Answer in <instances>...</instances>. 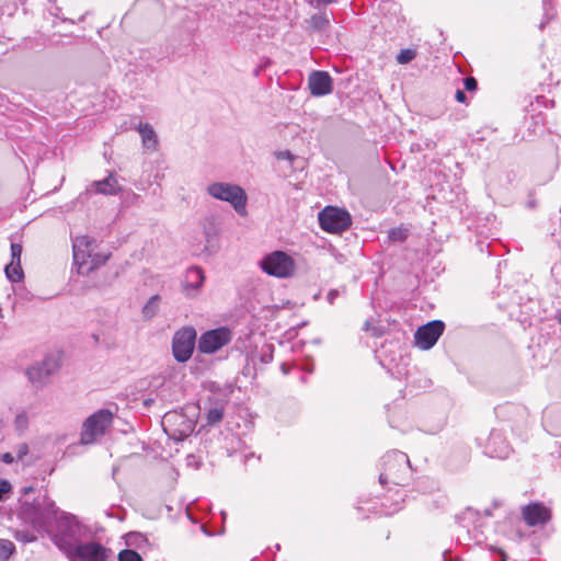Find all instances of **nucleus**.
<instances>
[{"mask_svg": "<svg viewBox=\"0 0 561 561\" xmlns=\"http://www.w3.org/2000/svg\"><path fill=\"white\" fill-rule=\"evenodd\" d=\"M55 528L51 540L66 557L70 556L77 547L91 537L89 527L82 524L73 514L59 512L54 519Z\"/></svg>", "mask_w": 561, "mask_h": 561, "instance_id": "obj_1", "label": "nucleus"}, {"mask_svg": "<svg viewBox=\"0 0 561 561\" xmlns=\"http://www.w3.org/2000/svg\"><path fill=\"white\" fill-rule=\"evenodd\" d=\"M59 514L58 507L46 494L36 496L32 502L22 501L18 518L35 530L49 531V527Z\"/></svg>", "mask_w": 561, "mask_h": 561, "instance_id": "obj_2", "label": "nucleus"}, {"mask_svg": "<svg viewBox=\"0 0 561 561\" xmlns=\"http://www.w3.org/2000/svg\"><path fill=\"white\" fill-rule=\"evenodd\" d=\"M410 477L411 465L407 454L392 450L382 457V471L379 474L380 484L404 485Z\"/></svg>", "mask_w": 561, "mask_h": 561, "instance_id": "obj_3", "label": "nucleus"}, {"mask_svg": "<svg viewBox=\"0 0 561 561\" xmlns=\"http://www.w3.org/2000/svg\"><path fill=\"white\" fill-rule=\"evenodd\" d=\"M206 192L215 199L229 203L238 215L247 216L248 196L240 185L228 182H213L207 186Z\"/></svg>", "mask_w": 561, "mask_h": 561, "instance_id": "obj_4", "label": "nucleus"}, {"mask_svg": "<svg viewBox=\"0 0 561 561\" xmlns=\"http://www.w3.org/2000/svg\"><path fill=\"white\" fill-rule=\"evenodd\" d=\"M195 416L187 415L182 411L173 410L167 412L161 421L164 433L174 442H182L195 430Z\"/></svg>", "mask_w": 561, "mask_h": 561, "instance_id": "obj_5", "label": "nucleus"}, {"mask_svg": "<svg viewBox=\"0 0 561 561\" xmlns=\"http://www.w3.org/2000/svg\"><path fill=\"white\" fill-rule=\"evenodd\" d=\"M259 266L265 274L276 278H289L296 271L294 257L280 250L265 254L259 262Z\"/></svg>", "mask_w": 561, "mask_h": 561, "instance_id": "obj_6", "label": "nucleus"}, {"mask_svg": "<svg viewBox=\"0 0 561 561\" xmlns=\"http://www.w3.org/2000/svg\"><path fill=\"white\" fill-rule=\"evenodd\" d=\"M113 423V413L108 409H100L91 414L82 424L80 440L83 445L95 443Z\"/></svg>", "mask_w": 561, "mask_h": 561, "instance_id": "obj_7", "label": "nucleus"}, {"mask_svg": "<svg viewBox=\"0 0 561 561\" xmlns=\"http://www.w3.org/2000/svg\"><path fill=\"white\" fill-rule=\"evenodd\" d=\"M318 219L321 229L331 233L345 231L352 225L350 213L334 206L324 207L319 213Z\"/></svg>", "mask_w": 561, "mask_h": 561, "instance_id": "obj_8", "label": "nucleus"}, {"mask_svg": "<svg viewBox=\"0 0 561 561\" xmlns=\"http://www.w3.org/2000/svg\"><path fill=\"white\" fill-rule=\"evenodd\" d=\"M196 331L187 327L175 332L172 339V353L176 362H187L195 348Z\"/></svg>", "mask_w": 561, "mask_h": 561, "instance_id": "obj_9", "label": "nucleus"}, {"mask_svg": "<svg viewBox=\"0 0 561 561\" xmlns=\"http://www.w3.org/2000/svg\"><path fill=\"white\" fill-rule=\"evenodd\" d=\"M231 339V331L227 327L213 329L201 335L197 348L203 354H213L227 345Z\"/></svg>", "mask_w": 561, "mask_h": 561, "instance_id": "obj_10", "label": "nucleus"}, {"mask_svg": "<svg viewBox=\"0 0 561 561\" xmlns=\"http://www.w3.org/2000/svg\"><path fill=\"white\" fill-rule=\"evenodd\" d=\"M112 549L96 541H83L67 558L70 561H108L112 557Z\"/></svg>", "mask_w": 561, "mask_h": 561, "instance_id": "obj_11", "label": "nucleus"}, {"mask_svg": "<svg viewBox=\"0 0 561 561\" xmlns=\"http://www.w3.org/2000/svg\"><path fill=\"white\" fill-rule=\"evenodd\" d=\"M445 329V323L442 320H432L424 325H421L415 334V345L421 350L432 348Z\"/></svg>", "mask_w": 561, "mask_h": 561, "instance_id": "obj_12", "label": "nucleus"}, {"mask_svg": "<svg viewBox=\"0 0 561 561\" xmlns=\"http://www.w3.org/2000/svg\"><path fill=\"white\" fill-rule=\"evenodd\" d=\"M96 241L89 236H78L72 240L73 263L78 266V273L83 274V268L89 263V257L96 250Z\"/></svg>", "mask_w": 561, "mask_h": 561, "instance_id": "obj_13", "label": "nucleus"}, {"mask_svg": "<svg viewBox=\"0 0 561 561\" xmlns=\"http://www.w3.org/2000/svg\"><path fill=\"white\" fill-rule=\"evenodd\" d=\"M524 522L530 526H541L551 519V511L540 502H533L522 507Z\"/></svg>", "mask_w": 561, "mask_h": 561, "instance_id": "obj_14", "label": "nucleus"}, {"mask_svg": "<svg viewBox=\"0 0 561 561\" xmlns=\"http://www.w3.org/2000/svg\"><path fill=\"white\" fill-rule=\"evenodd\" d=\"M483 451L491 458L506 459L512 448L502 432L493 430L488 437Z\"/></svg>", "mask_w": 561, "mask_h": 561, "instance_id": "obj_15", "label": "nucleus"}, {"mask_svg": "<svg viewBox=\"0 0 561 561\" xmlns=\"http://www.w3.org/2000/svg\"><path fill=\"white\" fill-rule=\"evenodd\" d=\"M308 88L313 96L328 95L333 91V79L327 71L314 70L308 77Z\"/></svg>", "mask_w": 561, "mask_h": 561, "instance_id": "obj_16", "label": "nucleus"}, {"mask_svg": "<svg viewBox=\"0 0 561 561\" xmlns=\"http://www.w3.org/2000/svg\"><path fill=\"white\" fill-rule=\"evenodd\" d=\"M205 280L204 272L198 266H191L186 270L183 280V291L187 297H194L198 294Z\"/></svg>", "mask_w": 561, "mask_h": 561, "instance_id": "obj_17", "label": "nucleus"}, {"mask_svg": "<svg viewBox=\"0 0 561 561\" xmlns=\"http://www.w3.org/2000/svg\"><path fill=\"white\" fill-rule=\"evenodd\" d=\"M123 191V187L118 184L116 175L111 172L105 179L100 181H93L88 192H94L102 195H117Z\"/></svg>", "mask_w": 561, "mask_h": 561, "instance_id": "obj_18", "label": "nucleus"}, {"mask_svg": "<svg viewBox=\"0 0 561 561\" xmlns=\"http://www.w3.org/2000/svg\"><path fill=\"white\" fill-rule=\"evenodd\" d=\"M545 428L553 436L561 435V405H550L542 415Z\"/></svg>", "mask_w": 561, "mask_h": 561, "instance_id": "obj_19", "label": "nucleus"}, {"mask_svg": "<svg viewBox=\"0 0 561 561\" xmlns=\"http://www.w3.org/2000/svg\"><path fill=\"white\" fill-rule=\"evenodd\" d=\"M137 129L141 136L142 146L148 150L156 151L158 148V137L153 128L147 123H139Z\"/></svg>", "mask_w": 561, "mask_h": 561, "instance_id": "obj_20", "label": "nucleus"}, {"mask_svg": "<svg viewBox=\"0 0 561 561\" xmlns=\"http://www.w3.org/2000/svg\"><path fill=\"white\" fill-rule=\"evenodd\" d=\"M26 375L28 377V380L35 387H42L49 380V378L46 376V374L44 373L38 363L28 367L26 370Z\"/></svg>", "mask_w": 561, "mask_h": 561, "instance_id": "obj_21", "label": "nucleus"}, {"mask_svg": "<svg viewBox=\"0 0 561 561\" xmlns=\"http://www.w3.org/2000/svg\"><path fill=\"white\" fill-rule=\"evenodd\" d=\"M124 539H125L126 546H128V547L142 549V548L149 546V540L141 533L130 531L124 536Z\"/></svg>", "mask_w": 561, "mask_h": 561, "instance_id": "obj_22", "label": "nucleus"}, {"mask_svg": "<svg viewBox=\"0 0 561 561\" xmlns=\"http://www.w3.org/2000/svg\"><path fill=\"white\" fill-rule=\"evenodd\" d=\"M225 414V404L222 402H217L206 413V422L207 425H215L219 423Z\"/></svg>", "mask_w": 561, "mask_h": 561, "instance_id": "obj_23", "label": "nucleus"}, {"mask_svg": "<svg viewBox=\"0 0 561 561\" xmlns=\"http://www.w3.org/2000/svg\"><path fill=\"white\" fill-rule=\"evenodd\" d=\"M44 533V530H35L34 528L28 529H15L13 537L23 543H30L37 540V535Z\"/></svg>", "mask_w": 561, "mask_h": 561, "instance_id": "obj_24", "label": "nucleus"}, {"mask_svg": "<svg viewBox=\"0 0 561 561\" xmlns=\"http://www.w3.org/2000/svg\"><path fill=\"white\" fill-rule=\"evenodd\" d=\"M108 259L110 253H98L95 251L92 252V256L89 257L88 265H85V267L83 268V274H88L91 271L104 265Z\"/></svg>", "mask_w": 561, "mask_h": 561, "instance_id": "obj_25", "label": "nucleus"}, {"mask_svg": "<svg viewBox=\"0 0 561 561\" xmlns=\"http://www.w3.org/2000/svg\"><path fill=\"white\" fill-rule=\"evenodd\" d=\"M48 378L54 375L60 367L59 359L54 355L46 356L38 363Z\"/></svg>", "mask_w": 561, "mask_h": 561, "instance_id": "obj_26", "label": "nucleus"}, {"mask_svg": "<svg viewBox=\"0 0 561 561\" xmlns=\"http://www.w3.org/2000/svg\"><path fill=\"white\" fill-rule=\"evenodd\" d=\"M5 275L12 283H18L23 279V270L21 267V263L19 262H11L8 264L4 268Z\"/></svg>", "mask_w": 561, "mask_h": 561, "instance_id": "obj_27", "label": "nucleus"}, {"mask_svg": "<svg viewBox=\"0 0 561 561\" xmlns=\"http://www.w3.org/2000/svg\"><path fill=\"white\" fill-rule=\"evenodd\" d=\"M408 237H409V229L403 226L392 228L388 232V239L390 242H393V243L404 242L408 239Z\"/></svg>", "mask_w": 561, "mask_h": 561, "instance_id": "obj_28", "label": "nucleus"}, {"mask_svg": "<svg viewBox=\"0 0 561 561\" xmlns=\"http://www.w3.org/2000/svg\"><path fill=\"white\" fill-rule=\"evenodd\" d=\"M159 296L153 295L149 298L147 304L142 308V314L146 319L153 318L158 312V306H159Z\"/></svg>", "mask_w": 561, "mask_h": 561, "instance_id": "obj_29", "label": "nucleus"}, {"mask_svg": "<svg viewBox=\"0 0 561 561\" xmlns=\"http://www.w3.org/2000/svg\"><path fill=\"white\" fill-rule=\"evenodd\" d=\"M15 552V546L8 539L0 538V561H8L9 558Z\"/></svg>", "mask_w": 561, "mask_h": 561, "instance_id": "obj_30", "label": "nucleus"}, {"mask_svg": "<svg viewBox=\"0 0 561 561\" xmlns=\"http://www.w3.org/2000/svg\"><path fill=\"white\" fill-rule=\"evenodd\" d=\"M330 24L329 18L325 14H313L310 18V26L314 31H323Z\"/></svg>", "mask_w": 561, "mask_h": 561, "instance_id": "obj_31", "label": "nucleus"}, {"mask_svg": "<svg viewBox=\"0 0 561 561\" xmlns=\"http://www.w3.org/2000/svg\"><path fill=\"white\" fill-rule=\"evenodd\" d=\"M416 54L417 51L414 48L401 49L400 53L397 55V62L400 65L409 64L416 57Z\"/></svg>", "mask_w": 561, "mask_h": 561, "instance_id": "obj_32", "label": "nucleus"}, {"mask_svg": "<svg viewBox=\"0 0 561 561\" xmlns=\"http://www.w3.org/2000/svg\"><path fill=\"white\" fill-rule=\"evenodd\" d=\"M118 561H144L142 557L133 549L121 550L117 554Z\"/></svg>", "mask_w": 561, "mask_h": 561, "instance_id": "obj_33", "label": "nucleus"}, {"mask_svg": "<svg viewBox=\"0 0 561 561\" xmlns=\"http://www.w3.org/2000/svg\"><path fill=\"white\" fill-rule=\"evenodd\" d=\"M499 506H500V503L497 501H494L491 507L484 508L481 513L478 511H473L471 507H468L466 512L469 514L474 513L477 515H482L484 517H493L494 516L493 510L497 508Z\"/></svg>", "mask_w": 561, "mask_h": 561, "instance_id": "obj_34", "label": "nucleus"}, {"mask_svg": "<svg viewBox=\"0 0 561 561\" xmlns=\"http://www.w3.org/2000/svg\"><path fill=\"white\" fill-rule=\"evenodd\" d=\"M28 454V446L25 443L19 444L14 448V457L16 460H22Z\"/></svg>", "mask_w": 561, "mask_h": 561, "instance_id": "obj_35", "label": "nucleus"}, {"mask_svg": "<svg viewBox=\"0 0 561 561\" xmlns=\"http://www.w3.org/2000/svg\"><path fill=\"white\" fill-rule=\"evenodd\" d=\"M22 245L19 243H11V262L21 263Z\"/></svg>", "mask_w": 561, "mask_h": 561, "instance_id": "obj_36", "label": "nucleus"}, {"mask_svg": "<svg viewBox=\"0 0 561 561\" xmlns=\"http://www.w3.org/2000/svg\"><path fill=\"white\" fill-rule=\"evenodd\" d=\"M463 85L467 91L472 92V91L477 90L478 82H477L476 78L467 77L463 79Z\"/></svg>", "mask_w": 561, "mask_h": 561, "instance_id": "obj_37", "label": "nucleus"}, {"mask_svg": "<svg viewBox=\"0 0 561 561\" xmlns=\"http://www.w3.org/2000/svg\"><path fill=\"white\" fill-rule=\"evenodd\" d=\"M11 484L7 480L0 479V501L4 500V495L10 493Z\"/></svg>", "mask_w": 561, "mask_h": 561, "instance_id": "obj_38", "label": "nucleus"}, {"mask_svg": "<svg viewBox=\"0 0 561 561\" xmlns=\"http://www.w3.org/2000/svg\"><path fill=\"white\" fill-rule=\"evenodd\" d=\"M15 425L18 428H25L27 425V416L25 414L16 415Z\"/></svg>", "mask_w": 561, "mask_h": 561, "instance_id": "obj_39", "label": "nucleus"}, {"mask_svg": "<svg viewBox=\"0 0 561 561\" xmlns=\"http://www.w3.org/2000/svg\"><path fill=\"white\" fill-rule=\"evenodd\" d=\"M340 296V291L337 289L329 290L327 295V300L330 305H333L335 299Z\"/></svg>", "mask_w": 561, "mask_h": 561, "instance_id": "obj_40", "label": "nucleus"}, {"mask_svg": "<svg viewBox=\"0 0 561 561\" xmlns=\"http://www.w3.org/2000/svg\"><path fill=\"white\" fill-rule=\"evenodd\" d=\"M16 459L14 457V455L12 453H4L2 456H1V461H3L4 463L7 465H11L12 462H14Z\"/></svg>", "mask_w": 561, "mask_h": 561, "instance_id": "obj_41", "label": "nucleus"}, {"mask_svg": "<svg viewBox=\"0 0 561 561\" xmlns=\"http://www.w3.org/2000/svg\"><path fill=\"white\" fill-rule=\"evenodd\" d=\"M455 99H456V100H457V102H459V103H466V101H467V95H466V93H465V91H463V90L458 89V90L456 91V93H455Z\"/></svg>", "mask_w": 561, "mask_h": 561, "instance_id": "obj_42", "label": "nucleus"}, {"mask_svg": "<svg viewBox=\"0 0 561 561\" xmlns=\"http://www.w3.org/2000/svg\"><path fill=\"white\" fill-rule=\"evenodd\" d=\"M443 426H444L443 422H439L435 426H433L431 430H425V432L430 433V434H436L443 428Z\"/></svg>", "mask_w": 561, "mask_h": 561, "instance_id": "obj_43", "label": "nucleus"}, {"mask_svg": "<svg viewBox=\"0 0 561 561\" xmlns=\"http://www.w3.org/2000/svg\"><path fill=\"white\" fill-rule=\"evenodd\" d=\"M278 159H287V160H291L293 159V154L290 153V151H282L277 154Z\"/></svg>", "mask_w": 561, "mask_h": 561, "instance_id": "obj_44", "label": "nucleus"}, {"mask_svg": "<svg viewBox=\"0 0 561 561\" xmlns=\"http://www.w3.org/2000/svg\"><path fill=\"white\" fill-rule=\"evenodd\" d=\"M494 552L499 553L502 557L503 561H506V553L504 552L503 549L494 548Z\"/></svg>", "mask_w": 561, "mask_h": 561, "instance_id": "obj_45", "label": "nucleus"}, {"mask_svg": "<svg viewBox=\"0 0 561 561\" xmlns=\"http://www.w3.org/2000/svg\"><path fill=\"white\" fill-rule=\"evenodd\" d=\"M319 4H331L334 3L336 0H314Z\"/></svg>", "mask_w": 561, "mask_h": 561, "instance_id": "obj_46", "label": "nucleus"}, {"mask_svg": "<svg viewBox=\"0 0 561 561\" xmlns=\"http://www.w3.org/2000/svg\"><path fill=\"white\" fill-rule=\"evenodd\" d=\"M34 491V488L33 486H25L22 489V492L24 495L28 494L30 492H33Z\"/></svg>", "mask_w": 561, "mask_h": 561, "instance_id": "obj_47", "label": "nucleus"}, {"mask_svg": "<svg viewBox=\"0 0 561 561\" xmlns=\"http://www.w3.org/2000/svg\"><path fill=\"white\" fill-rule=\"evenodd\" d=\"M128 194L131 196L133 202H135V201H138V199H139V195H138V194H136V193H134V192H130V191L128 192Z\"/></svg>", "mask_w": 561, "mask_h": 561, "instance_id": "obj_48", "label": "nucleus"}, {"mask_svg": "<svg viewBox=\"0 0 561 561\" xmlns=\"http://www.w3.org/2000/svg\"><path fill=\"white\" fill-rule=\"evenodd\" d=\"M280 368H282V371H283L285 375L289 374V368L287 367V365H286V364H282Z\"/></svg>", "mask_w": 561, "mask_h": 561, "instance_id": "obj_49", "label": "nucleus"}, {"mask_svg": "<svg viewBox=\"0 0 561 561\" xmlns=\"http://www.w3.org/2000/svg\"><path fill=\"white\" fill-rule=\"evenodd\" d=\"M365 331H369L370 330V322L369 321H366L365 324H364V328H363Z\"/></svg>", "mask_w": 561, "mask_h": 561, "instance_id": "obj_50", "label": "nucleus"}, {"mask_svg": "<svg viewBox=\"0 0 561 561\" xmlns=\"http://www.w3.org/2000/svg\"><path fill=\"white\" fill-rule=\"evenodd\" d=\"M549 19H547L546 21H542L540 24H539V28L540 30H543L546 24L548 23Z\"/></svg>", "mask_w": 561, "mask_h": 561, "instance_id": "obj_51", "label": "nucleus"}, {"mask_svg": "<svg viewBox=\"0 0 561 561\" xmlns=\"http://www.w3.org/2000/svg\"><path fill=\"white\" fill-rule=\"evenodd\" d=\"M536 101H537L538 104H540L541 102H545L546 99H545V96H537Z\"/></svg>", "mask_w": 561, "mask_h": 561, "instance_id": "obj_52", "label": "nucleus"}, {"mask_svg": "<svg viewBox=\"0 0 561 561\" xmlns=\"http://www.w3.org/2000/svg\"><path fill=\"white\" fill-rule=\"evenodd\" d=\"M557 319H558V322L561 324V310L558 312Z\"/></svg>", "mask_w": 561, "mask_h": 561, "instance_id": "obj_53", "label": "nucleus"}, {"mask_svg": "<svg viewBox=\"0 0 561 561\" xmlns=\"http://www.w3.org/2000/svg\"><path fill=\"white\" fill-rule=\"evenodd\" d=\"M307 371H308V373H312V368L307 367Z\"/></svg>", "mask_w": 561, "mask_h": 561, "instance_id": "obj_54", "label": "nucleus"}, {"mask_svg": "<svg viewBox=\"0 0 561 561\" xmlns=\"http://www.w3.org/2000/svg\"><path fill=\"white\" fill-rule=\"evenodd\" d=\"M307 371H308V373H312V368L307 367Z\"/></svg>", "mask_w": 561, "mask_h": 561, "instance_id": "obj_55", "label": "nucleus"}, {"mask_svg": "<svg viewBox=\"0 0 561 561\" xmlns=\"http://www.w3.org/2000/svg\"><path fill=\"white\" fill-rule=\"evenodd\" d=\"M135 185H136V188H140V186H139V185H137V184H135ZM141 190H145V187H141Z\"/></svg>", "mask_w": 561, "mask_h": 561, "instance_id": "obj_56", "label": "nucleus"}]
</instances>
